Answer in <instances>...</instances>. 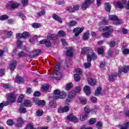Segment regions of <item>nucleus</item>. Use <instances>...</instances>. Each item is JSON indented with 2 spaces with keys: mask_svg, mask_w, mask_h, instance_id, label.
<instances>
[{
  "mask_svg": "<svg viewBox=\"0 0 129 129\" xmlns=\"http://www.w3.org/2000/svg\"><path fill=\"white\" fill-rule=\"evenodd\" d=\"M80 91H81V87H77L75 91H72L70 92L67 98V102H71V101H72V99H73V98H74L76 96V93H79Z\"/></svg>",
  "mask_w": 129,
  "mask_h": 129,
  "instance_id": "f257e3e1",
  "label": "nucleus"
},
{
  "mask_svg": "<svg viewBox=\"0 0 129 129\" xmlns=\"http://www.w3.org/2000/svg\"><path fill=\"white\" fill-rule=\"evenodd\" d=\"M60 69V63H57L54 69V74H51L50 77L51 78H56V80H60L62 78V74L59 72Z\"/></svg>",
  "mask_w": 129,
  "mask_h": 129,
  "instance_id": "f03ea898",
  "label": "nucleus"
},
{
  "mask_svg": "<svg viewBox=\"0 0 129 129\" xmlns=\"http://www.w3.org/2000/svg\"><path fill=\"white\" fill-rule=\"evenodd\" d=\"M53 99H59V98L60 99H63V98H66L67 95L65 92H60V90H55L53 91Z\"/></svg>",
  "mask_w": 129,
  "mask_h": 129,
  "instance_id": "7ed1b4c3",
  "label": "nucleus"
},
{
  "mask_svg": "<svg viewBox=\"0 0 129 129\" xmlns=\"http://www.w3.org/2000/svg\"><path fill=\"white\" fill-rule=\"evenodd\" d=\"M129 71V66H124L121 67V66L119 67L118 68V77H120V75H121V72H123L124 73H127Z\"/></svg>",
  "mask_w": 129,
  "mask_h": 129,
  "instance_id": "20e7f679",
  "label": "nucleus"
},
{
  "mask_svg": "<svg viewBox=\"0 0 129 129\" xmlns=\"http://www.w3.org/2000/svg\"><path fill=\"white\" fill-rule=\"evenodd\" d=\"M113 32V29L112 28V27L109 26V30H106V32L103 33L102 36L104 37V38H110Z\"/></svg>",
  "mask_w": 129,
  "mask_h": 129,
  "instance_id": "39448f33",
  "label": "nucleus"
},
{
  "mask_svg": "<svg viewBox=\"0 0 129 129\" xmlns=\"http://www.w3.org/2000/svg\"><path fill=\"white\" fill-rule=\"evenodd\" d=\"M94 3V0H85L82 6V9L84 11H85L91 5V4Z\"/></svg>",
  "mask_w": 129,
  "mask_h": 129,
  "instance_id": "423d86ee",
  "label": "nucleus"
},
{
  "mask_svg": "<svg viewBox=\"0 0 129 129\" xmlns=\"http://www.w3.org/2000/svg\"><path fill=\"white\" fill-rule=\"evenodd\" d=\"M84 30V27L83 28H76L73 30L74 33H75V37H77L80 33H82L83 30Z\"/></svg>",
  "mask_w": 129,
  "mask_h": 129,
  "instance_id": "0eeeda50",
  "label": "nucleus"
},
{
  "mask_svg": "<svg viewBox=\"0 0 129 129\" xmlns=\"http://www.w3.org/2000/svg\"><path fill=\"white\" fill-rule=\"evenodd\" d=\"M57 111L59 113H62V112H67L68 111H69V107L68 106L60 107L58 109Z\"/></svg>",
  "mask_w": 129,
  "mask_h": 129,
  "instance_id": "6e6552de",
  "label": "nucleus"
},
{
  "mask_svg": "<svg viewBox=\"0 0 129 129\" xmlns=\"http://www.w3.org/2000/svg\"><path fill=\"white\" fill-rule=\"evenodd\" d=\"M88 53H92L93 52V50H92V48L91 47H83L82 48L81 53L82 54H85L86 52Z\"/></svg>",
  "mask_w": 129,
  "mask_h": 129,
  "instance_id": "1a4fd4ad",
  "label": "nucleus"
},
{
  "mask_svg": "<svg viewBox=\"0 0 129 129\" xmlns=\"http://www.w3.org/2000/svg\"><path fill=\"white\" fill-rule=\"evenodd\" d=\"M67 118L69 120L73 121V122H78V118L72 114L69 115L67 116Z\"/></svg>",
  "mask_w": 129,
  "mask_h": 129,
  "instance_id": "9d476101",
  "label": "nucleus"
},
{
  "mask_svg": "<svg viewBox=\"0 0 129 129\" xmlns=\"http://www.w3.org/2000/svg\"><path fill=\"white\" fill-rule=\"evenodd\" d=\"M96 55L95 53H93L92 55L87 54V61L88 62H91V60H96Z\"/></svg>",
  "mask_w": 129,
  "mask_h": 129,
  "instance_id": "9b49d317",
  "label": "nucleus"
},
{
  "mask_svg": "<svg viewBox=\"0 0 129 129\" xmlns=\"http://www.w3.org/2000/svg\"><path fill=\"white\" fill-rule=\"evenodd\" d=\"M17 64H18V62H17V60H12L10 66V70L14 71L15 69H16V67H17Z\"/></svg>",
  "mask_w": 129,
  "mask_h": 129,
  "instance_id": "f8f14e48",
  "label": "nucleus"
},
{
  "mask_svg": "<svg viewBox=\"0 0 129 129\" xmlns=\"http://www.w3.org/2000/svg\"><path fill=\"white\" fill-rule=\"evenodd\" d=\"M8 99L11 102H15L16 101V95L14 94H10L8 96Z\"/></svg>",
  "mask_w": 129,
  "mask_h": 129,
  "instance_id": "ddd939ff",
  "label": "nucleus"
},
{
  "mask_svg": "<svg viewBox=\"0 0 129 129\" xmlns=\"http://www.w3.org/2000/svg\"><path fill=\"white\" fill-rule=\"evenodd\" d=\"M84 92L86 94V95H89L91 93V90H90V87L88 86H85L83 88Z\"/></svg>",
  "mask_w": 129,
  "mask_h": 129,
  "instance_id": "4468645a",
  "label": "nucleus"
},
{
  "mask_svg": "<svg viewBox=\"0 0 129 129\" xmlns=\"http://www.w3.org/2000/svg\"><path fill=\"white\" fill-rule=\"evenodd\" d=\"M47 39H49V40H57V39H58V36H57V34H48L47 35Z\"/></svg>",
  "mask_w": 129,
  "mask_h": 129,
  "instance_id": "2eb2a0df",
  "label": "nucleus"
},
{
  "mask_svg": "<svg viewBox=\"0 0 129 129\" xmlns=\"http://www.w3.org/2000/svg\"><path fill=\"white\" fill-rule=\"evenodd\" d=\"M104 7L106 11V12H110V10H111V5L109 4V3H106L104 4Z\"/></svg>",
  "mask_w": 129,
  "mask_h": 129,
  "instance_id": "dca6fc26",
  "label": "nucleus"
},
{
  "mask_svg": "<svg viewBox=\"0 0 129 129\" xmlns=\"http://www.w3.org/2000/svg\"><path fill=\"white\" fill-rule=\"evenodd\" d=\"M117 44H118V40L114 39L113 41L110 42L109 45L111 48H113V47H114L115 45H117Z\"/></svg>",
  "mask_w": 129,
  "mask_h": 129,
  "instance_id": "f3484780",
  "label": "nucleus"
},
{
  "mask_svg": "<svg viewBox=\"0 0 129 129\" xmlns=\"http://www.w3.org/2000/svg\"><path fill=\"white\" fill-rule=\"evenodd\" d=\"M117 75H118V74L115 73L112 75L109 76V79L110 81H113L114 79H115V78L117 77Z\"/></svg>",
  "mask_w": 129,
  "mask_h": 129,
  "instance_id": "a211bd4d",
  "label": "nucleus"
},
{
  "mask_svg": "<svg viewBox=\"0 0 129 129\" xmlns=\"http://www.w3.org/2000/svg\"><path fill=\"white\" fill-rule=\"evenodd\" d=\"M88 82L91 86H94L96 84V81L92 78H89L88 79Z\"/></svg>",
  "mask_w": 129,
  "mask_h": 129,
  "instance_id": "6ab92c4d",
  "label": "nucleus"
},
{
  "mask_svg": "<svg viewBox=\"0 0 129 129\" xmlns=\"http://www.w3.org/2000/svg\"><path fill=\"white\" fill-rule=\"evenodd\" d=\"M119 129H128L129 128V122L124 123V125H119Z\"/></svg>",
  "mask_w": 129,
  "mask_h": 129,
  "instance_id": "aec40b11",
  "label": "nucleus"
},
{
  "mask_svg": "<svg viewBox=\"0 0 129 129\" xmlns=\"http://www.w3.org/2000/svg\"><path fill=\"white\" fill-rule=\"evenodd\" d=\"M73 55V48L71 47L67 51V55L69 57H72Z\"/></svg>",
  "mask_w": 129,
  "mask_h": 129,
  "instance_id": "412c9836",
  "label": "nucleus"
},
{
  "mask_svg": "<svg viewBox=\"0 0 129 129\" xmlns=\"http://www.w3.org/2000/svg\"><path fill=\"white\" fill-rule=\"evenodd\" d=\"M87 117H88V115L86 114H81L80 115V120H81V121H84L86 119H87Z\"/></svg>",
  "mask_w": 129,
  "mask_h": 129,
  "instance_id": "4be33fe9",
  "label": "nucleus"
},
{
  "mask_svg": "<svg viewBox=\"0 0 129 129\" xmlns=\"http://www.w3.org/2000/svg\"><path fill=\"white\" fill-rule=\"evenodd\" d=\"M49 87H50V86L49 85V84H44L42 86L41 91H47V90H48V89H49Z\"/></svg>",
  "mask_w": 129,
  "mask_h": 129,
  "instance_id": "5701e85b",
  "label": "nucleus"
},
{
  "mask_svg": "<svg viewBox=\"0 0 129 129\" xmlns=\"http://www.w3.org/2000/svg\"><path fill=\"white\" fill-rule=\"evenodd\" d=\"M24 81L25 80H24V78H22L21 77H16V82L17 83H24Z\"/></svg>",
  "mask_w": 129,
  "mask_h": 129,
  "instance_id": "b1692460",
  "label": "nucleus"
},
{
  "mask_svg": "<svg viewBox=\"0 0 129 129\" xmlns=\"http://www.w3.org/2000/svg\"><path fill=\"white\" fill-rule=\"evenodd\" d=\"M46 14V10L44 9V8H41V11L37 13L38 17H42V16H44Z\"/></svg>",
  "mask_w": 129,
  "mask_h": 129,
  "instance_id": "393cba45",
  "label": "nucleus"
},
{
  "mask_svg": "<svg viewBox=\"0 0 129 129\" xmlns=\"http://www.w3.org/2000/svg\"><path fill=\"white\" fill-rule=\"evenodd\" d=\"M76 25H77V22L74 20L70 21L68 24V26H69V27H75V26H76Z\"/></svg>",
  "mask_w": 129,
  "mask_h": 129,
  "instance_id": "a878e982",
  "label": "nucleus"
},
{
  "mask_svg": "<svg viewBox=\"0 0 129 129\" xmlns=\"http://www.w3.org/2000/svg\"><path fill=\"white\" fill-rule=\"evenodd\" d=\"M109 27L102 26L99 28V31H100V32H106V31L109 30Z\"/></svg>",
  "mask_w": 129,
  "mask_h": 129,
  "instance_id": "bb28decb",
  "label": "nucleus"
},
{
  "mask_svg": "<svg viewBox=\"0 0 129 129\" xmlns=\"http://www.w3.org/2000/svg\"><path fill=\"white\" fill-rule=\"evenodd\" d=\"M36 104H37V105H41V106H43L46 104V102H44V100H37L35 101Z\"/></svg>",
  "mask_w": 129,
  "mask_h": 129,
  "instance_id": "cd10ccee",
  "label": "nucleus"
},
{
  "mask_svg": "<svg viewBox=\"0 0 129 129\" xmlns=\"http://www.w3.org/2000/svg\"><path fill=\"white\" fill-rule=\"evenodd\" d=\"M84 111H85V114L88 116V114H89L91 111L90 108H89L88 106H86L84 108Z\"/></svg>",
  "mask_w": 129,
  "mask_h": 129,
  "instance_id": "c85d7f7f",
  "label": "nucleus"
},
{
  "mask_svg": "<svg viewBox=\"0 0 129 129\" xmlns=\"http://www.w3.org/2000/svg\"><path fill=\"white\" fill-rule=\"evenodd\" d=\"M80 101H81V103L83 104L84 105L87 102L86 101V99L84 97H80L79 98Z\"/></svg>",
  "mask_w": 129,
  "mask_h": 129,
  "instance_id": "c756f323",
  "label": "nucleus"
},
{
  "mask_svg": "<svg viewBox=\"0 0 129 129\" xmlns=\"http://www.w3.org/2000/svg\"><path fill=\"white\" fill-rule=\"evenodd\" d=\"M53 19L55 20L56 21H57V22H59V23H62V20L61 18L58 17V15H53L52 16Z\"/></svg>",
  "mask_w": 129,
  "mask_h": 129,
  "instance_id": "7c9ffc66",
  "label": "nucleus"
},
{
  "mask_svg": "<svg viewBox=\"0 0 129 129\" xmlns=\"http://www.w3.org/2000/svg\"><path fill=\"white\" fill-rule=\"evenodd\" d=\"M24 106L29 107L32 106V102L30 100H25L24 103Z\"/></svg>",
  "mask_w": 129,
  "mask_h": 129,
  "instance_id": "2f4dec72",
  "label": "nucleus"
},
{
  "mask_svg": "<svg viewBox=\"0 0 129 129\" xmlns=\"http://www.w3.org/2000/svg\"><path fill=\"white\" fill-rule=\"evenodd\" d=\"M24 123V121L23 120V119L22 118H19L17 122V125L18 126H22V124Z\"/></svg>",
  "mask_w": 129,
  "mask_h": 129,
  "instance_id": "473e14b6",
  "label": "nucleus"
},
{
  "mask_svg": "<svg viewBox=\"0 0 129 129\" xmlns=\"http://www.w3.org/2000/svg\"><path fill=\"white\" fill-rule=\"evenodd\" d=\"M10 7L12 9H17L19 7V4L17 3H13L10 4Z\"/></svg>",
  "mask_w": 129,
  "mask_h": 129,
  "instance_id": "72a5a7b5",
  "label": "nucleus"
},
{
  "mask_svg": "<svg viewBox=\"0 0 129 129\" xmlns=\"http://www.w3.org/2000/svg\"><path fill=\"white\" fill-rule=\"evenodd\" d=\"M100 93H101V87H99L96 90L95 92V95L98 96Z\"/></svg>",
  "mask_w": 129,
  "mask_h": 129,
  "instance_id": "f704fd0d",
  "label": "nucleus"
},
{
  "mask_svg": "<svg viewBox=\"0 0 129 129\" xmlns=\"http://www.w3.org/2000/svg\"><path fill=\"white\" fill-rule=\"evenodd\" d=\"M117 16L115 15H110L109 16V20H110V21H116V20H117Z\"/></svg>",
  "mask_w": 129,
  "mask_h": 129,
  "instance_id": "c9c22d12",
  "label": "nucleus"
},
{
  "mask_svg": "<svg viewBox=\"0 0 129 129\" xmlns=\"http://www.w3.org/2000/svg\"><path fill=\"white\" fill-rule=\"evenodd\" d=\"M89 37V32H86L84 33L83 39V40H88V38Z\"/></svg>",
  "mask_w": 129,
  "mask_h": 129,
  "instance_id": "e433bc0d",
  "label": "nucleus"
},
{
  "mask_svg": "<svg viewBox=\"0 0 129 129\" xmlns=\"http://www.w3.org/2000/svg\"><path fill=\"white\" fill-rule=\"evenodd\" d=\"M58 37H64V36H66V33L62 30H60L58 32Z\"/></svg>",
  "mask_w": 129,
  "mask_h": 129,
  "instance_id": "4c0bfd02",
  "label": "nucleus"
},
{
  "mask_svg": "<svg viewBox=\"0 0 129 129\" xmlns=\"http://www.w3.org/2000/svg\"><path fill=\"white\" fill-rule=\"evenodd\" d=\"M30 37V33L29 32H24L22 34V38L24 39H27V38H29Z\"/></svg>",
  "mask_w": 129,
  "mask_h": 129,
  "instance_id": "58836bf2",
  "label": "nucleus"
},
{
  "mask_svg": "<svg viewBox=\"0 0 129 129\" xmlns=\"http://www.w3.org/2000/svg\"><path fill=\"white\" fill-rule=\"evenodd\" d=\"M84 67L86 68V69H87V68L91 67V63L89 61H88V62L84 63Z\"/></svg>",
  "mask_w": 129,
  "mask_h": 129,
  "instance_id": "ea45409f",
  "label": "nucleus"
},
{
  "mask_svg": "<svg viewBox=\"0 0 129 129\" xmlns=\"http://www.w3.org/2000/svg\"><path fill=\"white\" fill-rule=\"evenodd\" d=\"M121 23H122V20L118 19V18H117V20H115L114 22V25H116V26L120 25Z\"/></svg>",
  "mask_w": 129,
  "mask_h": 129,
  "instance_id": "a19ab883",
  "label": "nucleus"
},
{
  "mask_svg": "<svg viewBox=\"0 0 129 129\" xmlns=\"http://www.w3.org/2000/svg\"><path fill=\"white\" fill-rule=\"evenodd\" d=\"M33 28H34L35 29H37L38 28H41V24L40 23H33L32 24Z\"/></svg>",
  "mask_w": 129,
  "mask_h": 129,
  "instance_id": "79ce46f5",
  "label": "nucleus"
},
{
  "mask_svg": "<svg viewBox=\"0 0 129 129\" xmlns=\"http://www.w3.org/2000/svg\"><path fill=\"white\" fill-rule=\"evenodd\" d=\"M74 78L75 81L77 82H78V81H80V76L79 74H75L74 76Z\"/></svg>",
  "mask_w": 129,
  "mask_h": 129,
  "instance_id": "37998d69",
  "label": "nucleus"
},
{
  "mask_svg": "<svg viewBox=\"0 0 129 129\" xmlns=\"http://www.w3.org/2000/svg\"><path fill=\"white\" fill-rule=\"evenodd\" d=\"M49 104L51 108H55L57 106V104H56L53 101H50Z\"/></svg>",
  "mask_w": 129,
  "mask_h": 129,
  "instance_id": "c03bdc74",
  "label": "nucleus"
},
{
  "mask_svg": "<svg viewBox=\"0 0 129 129\" xmlns=\"http://www.w3.org/2000/svg\"><path fill=\"white\" fill-rule=\"evenodd\" d=\"M66 10L70 13H74V12H75L74 10V8L72 7H67L66 8Z\"/></svg>",
  "mask_w": 129,
  "mask_h": 129,
  "instance_id": "a18cd8bd",
  "label": "nucleus"
},
{
  "mask_svg": "<svg viewBox=\"0 0 129 129\" xmlns=\"http://www.w3.org/2000/svg\"><path fill=\"white\" fill-rule=\"evenodd\" d=\"M19 110L21 113H26L27 112V110L24 107H21Z\"/></svg>",
  "mask_w": 129,
  "mask_h": 129,
  "instance_id": "49530a36",
  "label": "nucleus"
},
{
  "mask_svg": "<svg viewBox=\"0 0 129 129\" xmlns=\"http://www.w3.org/2000/svg\"><path fill=\"white\" fill-rule=\"evenodd\" d=\"M8 19H9L8 15H2L0 16L1 21H5V20H8Z\"/></svg>",
  "mask_w": 129,
  "mask_h": 129,
  "instance_id": "de8ad7c7",
  "label": "nucleus"
},
{
  "mask_svg": "<svg viewBox=\"0 0 129 129\" xmlns=\"http://www.w3.org/2000/svg\"><path fill=\"white\" fill-rule=\"evenodd\" d=\"M23 46V42L20 40H18L17 41V47L18 49H21L22 48V46Z\"/></svg>",
  "mask_w": 129,
  "mask_h": 129,
  "instance_id": "09e8293b",
  "label": "nucleus"
},
{
  "mask_svg": "<svg viewBox=\"0 0 129 129\" xmlns=\"http://www.w3.org/2000/svg\"><path fill=\"white\" fill-rule=\"evenodd\" d=\"M73 86V84L72 83L68 84H67V86L66 87V90H70L71 88H72V87Z\"/></svg>",
  "mask_w": 129,
  "mask_h": 129,
  "instance_id": "8fccbe9b",
  "label": "nucleus"
},
{
  "mask_svg": "<svg viewBox=\"0 0 129 129\" xmlns=\"http://www.w3.org/2000/svg\"><path fill=\"white\" fill-rule=\"evenodd\" d=\"M43 110H38L36 111V114L38 115V116H42L43 115Z\"/></svg>",
  "mask_w": 129,
  "mask_h": 129,
  "instance_id": "3c124183",
  "label": "nucleus"
},
{
  "mask_svg": "<svg viewBox=\"0 0 129 129\" xmlns=\"http://www.w3.org/2000/svg\"><path fill=\"white\" fill-rule=\"evenodd\" d=\"M2 86L6 89H9L12 87L10 85H9V84H3Z\"/></svg>",
  "mask_w": 129,
  "mask_h": 129,
  "instance_id": "603ef678",
  "label": "nucleus"
},
{
  "mask_svg": "<svg viewBox=\"0 0 129 129\" xmlns=\"http://www.w3.org/2000/svg\"><path fill=\"white\" fill-rule=\"evenodd\" d=\"M96 126L97 128H102V122L101 121H98L96 124Z\"/></svg>",
  "mask_w": 129,
  "mask_h": 129,
  "instance_id": "864d4df0",
  "label": "nucleus"
},
{
  "mask_svg": "<svg viewBox=\"0 0 129 129\" xmlns=\"http://www.w3.org/2000/svg\"><path fill=\"white\" fill-rule=\"evenodd\" d=\"M45 44L46 47H47L48 48L51 47V46H52V44L51 43V42H50V41H49L47 39L46 40Z\"/></svg>",
  "mask_w": 129,
  "mask_h": 129,
  "instance_id": "5fc2aeb1",
  "label": "nucleus"
},
{
  "mask_svg": "<svg viewBox=\"0 0 129 129\" xmlns=\"http://www.w3.org/2000/svg\"><path fill=\"white\" fill-rule=\"evenodd\" d=\"M75 70L77 73L76 74H79V75H81L82 74V71H81L80 68H77Z\"/></svg>",
  "mask_w": 129,
  "mask_h": 129,
  "instance_id": "6e6d98bb",
  "label": "nucleus"
},
{
  "mask_svg": "<svg viewBox=\"0 0 129 129\" xmlns=\"http://www.w3.org/2000/svg\"><path fill=\"white\" fill-rule=\"evenodd\" d=\"M23 99H24V95L21 94L18 98V103H20L22 102V101H23Z\"/></svg>",
  "mask_w": 129,
  "mask_h": 129,
  "instance_id": "4d7b16f0",
  "label": "nucleus"
},
{
  "mask_svg": "<svg viewBox=\"0 0 129 129\" xmlns=\"http://www.w3.org/2000/svg\"><path fill=\"white\" fill-rule=\"evenodd\" d=\"M7 123L8 125H13L14 124V121L12 119H9L7 120Z\"/></svg>",
  "mask_w": 129,
  "mask_h": 129,
  "instance_id": "13d9d810",
  "label": "nucleus"
},
{
  "mask_svg": "<svg viewBox=\"0 0 129 129\" xmlns=\"http://www.w3.org/2000/svg\"><path fill=\"white\" fill-rule=\"evenodd\" d=\"M117 7L119 8V9H122V8H123V6L120 2H117Z\"/></svg>",
  "mask_w": 129,
  "mask_h": 129,
  "instance_id": "bf43d9fd",
  "label": "nucleus"
},
{
  "mask_svg": "<svg viewBox=\"0 0 129 129\" xmlns=\"http://www.w3.org/2000/svg\"><path fill=\"white\" fill-rule=\"evenodd\" d=\"M89 121V123L90 124H94V123L95 122V121H96V120L94 118H92L90 119Z\"/></svg>",
  "mask_w": 129,
  "mask_h": 129,
  "instance_id": "052dcab7",
  "label": "nucleus"
},
{
  "mask_svg": "<svg viewBox=\"0 0 129 129\" xmlns=\"http://www.w3.org/2000/svg\"><path fill=\"white\" fill-rule=\"evenodd\" d=\"M29 0H22V5L24 7L28 6V3Z\"/></svg>",
  "mask_w": 129,
  "mask_h": 129,
  "instance_id": "680f3d73",
  "label": "nucleus"
},
{
  "mask_svg": "<svg viewBox=\"0 0 129 129\" xmlns=\"http://www.w3.org/2000/svg\"><path fill=\"white\" fill-rule=\"evenodd\" d=\"M98 54H103V52H104V50L102 48H98Z\"/></svg>",
  "mask_w": 129,
  "mask_h": 129,
  "instance_id": "e2e57ef3",
  "label": "nucleus"
},
{
  "mask_svg": "<svg viewBox=\"0 0 129 129\" xmlns=\"http://www.w3.org/2000/svg\"><path fill=\"white\" fill-rule=\"evenodd\" d=\"M34 128V126L31 123H29L27 126L26 129H33Z\"/></svg>",
  "mask_w": 129,
  "mask_h": 129,
  "instance_id": "0e129e2a",
  "label": "nucleus"
},
{
  "mask_svg": "<svg viewBox=\"0 0 129 129\" xmlns=\"http://www.w3.org/2000/svg\"><path fill=\"white\" fill-rule=\"evenodd\" d=\"M90 100L92 102H96L97 99L95 98V97L92 96L90 98Z\"/></svg>",
  "mask_w": 129,
  "mask_h": 129,
  "instance_id": "69168bd1",
  "label": "nucleus"
},
{
  "mask_svg": "<svg viewBox=\"0 0 129 129\" xmlns=\"http://www.w3.org/2000/svg\"><path fill=\"white\" fill-rule=\"evenodd\" d=\"M123 54H125L126 55L128 54H129V49L127 48L124 49L123 50Z\"/></svg>",
  "mask_w": 129,
  "mask_h": 129,
  "instance_id": "338daca9",
  "label": "nucleus"
},
{
  "mask_svg": "<svg viewBox=\"0 0 129 129\" xmlns=\"http://www.w3.org/2000/svg\"><path fill=\"white\" fill-rule=\"evenodd\" d=\"M18 56L19 57H24L26 56V54L24 53L23 51H21L18 53Z\"/></svg>",
  "mask_w": 129,
  "mask_h": 129,
  "instance_id": "774afa93",
  "label": "nucleus"
}]
</instances>
